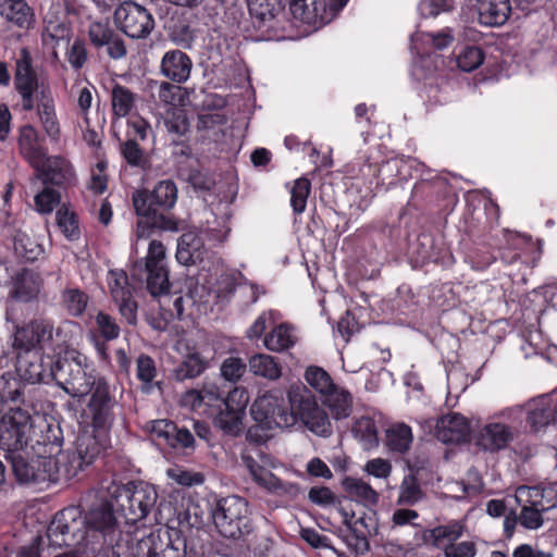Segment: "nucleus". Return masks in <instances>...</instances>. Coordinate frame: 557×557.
Listing matches in <instances>:
<instances>
[{"label": "nucleus", "instance_id": "obj_2", "mask_svg": "<svg viewBox=\"0 0 557 557\" xmlns=\"http://www.w3.org/2000/svg\"><path fill=\"white\" fill-rule=\"evenodd\" d=\"M100 493L103 498L112 500L115 511L127 523H136L145 519L158 498L157 491L150 484L144 482L124 484L112 479L101 481Z\"/></svg>", "mask_w": 557, "mask_h": 557}, {"label": "nucleus", "instance_id": "obj_6", "mask_svg": "<svg viewBox=\"0 0 557 557\" xmlns=\"http://www.w3.org/2000/svg\"><path fill=\"white\" fill-rule=\"evenodd\" d=\"M49 367L58 386L71 397L83 398L94 392L97 381L85 372L77 357L59 359Z\"/></svg>", "mask_w": 557, "mask_h": 557}, {"label": "nucleus", "instance_id": "obj_25", "mask_svg": "<svg viewBox=\"0 0 557 557\" xmlns=\"http://www.w3.org/2000/svg\"><path fill=\"white\" fill-rule=\"evenodd\" d=\"M513 440L512 429L503 422H488L475 435V444L485 451L504 449Z\"/></svg>", "mask_w": 557, "mask_h": 557}, {"label": "nucleus", "instance_id": "obj_16", "mask_svg": "<svg viewBox=\"0 0 557 557\" xmlns=\"http://www.w3.org/2000/svg\"><path fill=\"white\" fill-rule=\"evenodd\" d=\"M63 444V432L59 424L49 423L46 420L32 423V430L28 437V445L33 453L41 458L48 455L59 453Z\"/></svg>", "mask_w": 557, "mask_h": 557}, {"label": "nucleus", "instance_id": "obj_15", "mask_svg": "<svg viewBox=\"0 0 557 557\" xmlns=\"http://www.w3.org/2000/svg\"><path fill=\"white\" fill-rule=\"evenodd\" d=\"M12 471L16 480L22 484L46 483L47 469L45 458L38 454L26 450H17L10 454Z\"/></svg>", "mask_w": 557, "mask_h": 557}, {"label": "nucleus", "instance_id": "obj_40", "mask_svg": "<svg viewBox=\"0 0 557 557\" xmlns=\"http://www.w3.org/2000/svg\"><path fill=\"white\" fill-rule=\"evenodd\" d=\"M26 384L9 373L0 376V405L23 404Z\"/></svg>", "mask_w": 557, "mask_h": 557}, {"label": "nucleus", "instance_id": "obj_34", "mask_svg": "<svg viewBox=\"0 0 557 557\" xmlns=\"http://www.w3.org/2000/svg\"><path fill=\"white\" fill-rule=\"evenodd\" d=\"M0 14L20 28H28L33 21L32 10L24 0H0Z\"/></svg>", "mask_w": 557, "mask_h": 557}, {"label": "nucleus", "instance_id": "obj_63", "mask_svg": "<svg viewBox=\"0 0 557 557\" xmlns=\"http://www.w3.org/2000/svg\"><path fill=\"white\" fill-rule=\"evenodd\" d=\"M249 404V395L245 387H234L224 397L223 407L234 409L242 413H245V409Z\"/></svg>", "mask_w": 557, "mask_h": 557}, {"label": "nucleus", "instance_id": "obj_1", "mask_svg": "<svg viewBox=\"0 0 557 557\" xmlns=\"http://www.w3.org/2000/svg\"><path fill=\"white\" fill-rule=\"evenodd\" d=\"M177 187L172 180L158 182L153 189L133 193L132 201L138 215L136 236L147 238L153 228L177 232L178 221L171 210L177 201Z\"/></svg>", "mask_w": 557, "mask_h": 557}, {"label": "nucleus", "instance_id": "obj_43", "mask_svg": "<svg viewBox=\"0 0 557 557\" xmlns=\"http://www.w3.org/2000/svg\"><path fill=\"white\" fill-rule=\"evenodd\" d=\"M57 225L61 233L71 242L81 237V228L76 213L65 205L61 206L55 213Z\"/></svg>", "mask_w": 557, "mask_h": 557}, {"label": "nucleus", "instance_id": "obj_45", "mask_svg": "<svg viewBox=\"0 0 557 557\" xmlns=\"http://www.w3.org/2000/svg\"><path fill=\"white\" fill-rule=\"evenodd\" d=\"M250 370L259 376L277 380L282 375V367L269 355H256L249 361Z\"/></svg>", "mask_w": 557, "mask_h": 557}, {"label": "nucleus", "instance_id": "obj_30", "mask_svg": "<svg viewBox=\"0 0 557 557\" xmlns=\"http://www.w3.org/2000/svg\"><path fill=\"white\" fill-rule=\"evenodd\" d=\"M207 255L203 240L194 232L184 233L177 242L176 260L183 265L203 261Z\"/></svg>", "mask_w": 557, "mask_h": 557}, {"label": "nucleus", "instance_id": "obj_60", "mask_svg": "<svg viewBox=\"0 0 557 557\" xmlns=\"http://www.w3.org/2000/svg\"><path fill=\"white\" fill-rule=\"evenodd\" d=\"M515 498L520 506H545L543 503L544 491L539 486H519L516 491Z\"/></svg>", "mask_w": 557, "mask_h": 557}, {"label": "nucleus", "instance_id": "obj_48", "mask_svg": "<svg viewBox=\"0 0 557 557\" xmlns=\"http://www.w3.org/2000/svg\"><path fill=\"white\" fill-rule=\"evenodd\" d=\"M352 432L361 442L363 449L370 450L377 446L379 437L375 422L368 417L358 419L354 425Z\"/></svg>", "mask_w": 557, "mask_h": 557}, {"label": "nucleus", "instance_id": "obj_54", "mask_svg": "<svg viewBox=\"0 0 557 557\" xmlns=\"http://www.w3.org/2000/svg\"><path fill=\"white\" fill-rule=\"evenodd\" d=\"M120 151L127 164L145 169L149 161L139 144L134 139H126L120 144Z\"/></svg>", "mask_w": 557, "mask_h": 557}, {"label": "nucleus", "instance_id": "obj_52", "mask_svg": "<svg viewBox=\"0 0 557 557\" xmlns=\"http://www.w3.org/2000/svg\"><path fill=\"white\" fill-rule=\"evenodd\" d=\"M82 335L81 326L72 321H66L60 324L55 331V346L58 348H72L78 345L77 337Z\"/></svg>", "mask_w": 557, "mask_h": 557}, {"label": "nucleus", "instance_id": "obj_29", "mask_svg": "<svg viewBox=\"0 0 557 557\" xmlns=\"http://www.w3.org/2000/svg\"><path fill=\"white\" fill-rule=\"evenodd\" d=\"M191 67V59L185 52L175 49L164 53L160 64V72L168 79L182 84L189 78Z\"/></svg>", "mask_w": 557, "mask_h": 557}, {"label": "nucleus", "instance_id": "obj_53", "mask_svg": "<svg viewBox=\"0 0 557 557\" xmlns=\"http://www.w3.org/2000/svg\"><path fill=\"white\" fill-rule=\"evenodd\" d=\"M306 381L317 392L325 395L335 386L330 374L322 368L310 366L305 373Z\"/></svg>", "mask_w": 557, "mask_h": 557}, {"label": "nucleus", "instance_id": "obj_44", "mask_svg": "<svg viewBox=\"0 0 557 557\" xmlns=\"http://www.w3.org/2000/svg\"><path fill=\"white\" fill-rule=\"evenodd\" d=\"M15 253L27 261L37 260L42 253V246L27 233L17 231L14 235Z\"/></svg>", "mask_w": 557, "mask_h": 557}, {"label": "nucleus", "instance_id": "obj_31", "mask_svg": "<svg viewBox=\"0 0 557 557\" xmlns=\"http://www.w3.org/2000/svg\"><path fill=\"white\" fill-rule=\"evenodd\" d=\"M479 21L485 26L504 25L511 12L509 0H478Z\"/></svg>", "mask_w": 557, "mask_h": 557}, {"label": "nucleus", "instance_id": "obj_20", "mask_svg": "<svg viewBox=\"0 0 557 557\" xmlns=\"http://www.w3.org/2000/svg\"><path fill=\"white\" fill-rule=\"evenodd\" d=\"M108 445L107 434L97 432H83L75 442V449L72 450L82 471L91 466L104 451Z\"/></svg>", "mask_w": 557, "mask_h": 557}, {"label": "nucleus", "instance_id": "obj_9", "mask_svg": "<svg viewBox=\"0 0 557 557\" xmlns=\"http://www.w3.org/2000/svg\"><path fill=\"white\" fill-rule=\"evenodd\" d=\"M30 430V414L20 407L11 408L0 419V448L10 454L23 450L28 446Z\"/></svg>", "mask_w": 557, "mask_h": 557}, {"label": "nucleus", "instance_id": "obj_4", "mask_svg": "<svg viewBox=\"0 0 557 557\" xmlns=\"http://www.w3.org/2000/svg\"><path fill=\"white\" fill-rule=\"evenodd\" d=\"M287 396L295 424L299 421L310 432L321 437L332 435V423L326 411L305 385H293Z\"/></svg>", "mask_w": 557, "mask_h": 557}, {"label": "nucleus", "instance_id": "obj_14", "mask_svg": "<svg viewBox=\"0 0 557 557\" xmlns=\"http://www.w3.org/2000/svg\"><path fill=\"white\" fill-rule=\"evenodd\" d=\"M115 406L116 400L110 394L109 384L106 380L99 379L88 403L94 432L108 433L114 421Z\"/></svg>", "mask_w": 557, "mask_h": 557}, {"label": "nucleus", "instance_id": "obj_10", "mask_svg": "<svg viewBox=\"0 0 557 557\" xmlns=\"http://www.w3.org/2000/svg\"><path fill=\"white\" fill-rule=\"evenodd\" d=\"M283 399L272 392L259 396L250 408V413L259 426L264 430L287 429L295 425L292 409L283 407Z\"/></svg>", "mask_w": 557, "mask_h": 557}, {"label": "nucleus", "instance_id": "obj_41", "mask_svg": "<svg viewBox=\"0 0 557 557\" xmlns=\"http://www.w3.org/2000/svg\"><path fill=\"white\" fill-rule=\"evenodd\" d=\"M412 432L409 425L397 423L386 430V446L389 450L404 454L412 443Z\"/></svg>", "mask_w": 557, "mask_h": 557}, {"label": "nucleus", "instance_id": "obj_50", "mask_svg": "<svg viewBox=\"0 0 557 557\" xmlns=\"http://www.w3.org/2000/svg\"><path fill=\"white\" fill-rule=\"evenodd\" d=\"M62 302L71 315L79 317L87 307L88 296L78 288H66L62 293Z\"/></svg>", "mask_w": 557, "mask_h": 557}, {"label": "nucleus", "instance_id": "obj_32", "mask_svg": "<svg viewBox=\"0 0 557 557\" xmlns=\"http://www.w3.org/2000/svg\"><path fill=\"white\" fill-rule=\"evenodd\" d=\"M285 0H247L248 10L258 29L271 27L275 16L284 9Z\"/></svg>", "mask_w": 557, "mask_h": 557}, {"label": "nucleus", "instance_id": "obj_11", "mask_svg": "<svg viewBox=\"0 0 557 557\" xmlns=\"http://www.w3.org/2000/svg\"><path fill=\"white\" fill-rule=\"evenodd\" d=\"M141 557H186V540L176 529L159 528L143 535Z\"/></svg>", "mask_w": 557, "mask_h": 557}, {"label": "nucleus", "instance_id": "obj_7", "mask_svg": "<svg viewBox=\"0 0 557 557\" xmlns=\"http://www.w3.org/2000/svg\"><path fill=\"white\" fill-rule=\"evenodd\" d=\"M14 85L24 111H33L34 98L51 90L49 84L40 79L34 69L27 48H22L15 59Z\"/></svg>", "mask_w": 557, "mask_h": 557}, {"label": "nucleus", "instance_id": "obj_17", "mask_svg": "<svg viewBox=\"0 0 557 557\" xmlns=\"http://www.w3.org/2000/svg\"><path fill=\"white\" fill-rule=\"evenodd\" d=\"M12 348H44L53 341V326L45 319H34L15 326Z\"/></svg>", "mask_w": 557, "mask_h": 557}, {"label": "nucleus", "instance_id": "obj_5", "mask_svg": "<svg viewBox=\"0 0 557 557\" xmlns=\"http://www.w3.org/2000/svg\"><path fill=\"white\" fill-rule=\"evenodd\" d=\"M86 521L76 507L65 508L59 511L47 530V537L51 545L83 546L88 547V531H85Z\"/></svg>", "mask_w": 557, "mask_h": 557}, {"label": "nucleus", "instance_id": "obj_57", "mask_svg": "<svg viewBox=\"0 0 557 557\" xmlns=\"http://www.w3.org/2000/svg\"><path fill=\"white\" fill-rule=\"evenodd\" d=\"M109 287L113 300H124L125 297L132 295L127 275L122 270H111L109 272Z\"/></svg>", "mask_w": 557, "mask_h": 557}, {"label": "nucleus", "instance_id": "obj_55", "mask_svg": "<svg viewBox=\"0 0 557 557\" xmlns=\"http://www.w3.org/2000/svg\"><path fill=\"white\" fill-rule=\"evenodd\" d=\"M423 496L422 490L416 476L406 475L399 487L397 503L400 505H414Z\"/></svg>", "mask_w": 557, "mask_h": 557}, {"label": "nucleus", "instance_id": "obj_21", "mask_svg": "<svg viewBox=\"0 0 557 557\" xmlns=\"http://www.w3.org/2000/svg\"><path fill=\"white\" fill-rule=\"evenodd\" d=\"M143 535L136 533H122L116 529V533L108 537L107 543L101 541L98 548L103 557H141Z\"/></svg>", "mask_w": 557, "mask_h": 557}, {"label": "nucleus", "instance_id": "obj_38", "mask_svg": "<svg viewBox=\"0 0 557 557\" xmlns=\"http://www.w3.org/2000/svg\"><path fill=\"white\" fill-rule=\"evenodd\" d=\"M342 485L351 500L363 505H374L379 500V494L361 479L347 476L343 480Z\"/></svg>", "mask_w": 557, "mask_h": 557}, {"label": "nucleus", "instance_id": "obj_59", "mask_svg": "<svg viewBox=\"0 0 557 557\" xmlns=\"http://www.w3.org/2000/svg\"><path fill=\"white\" fill-rule=\"evenodd\" d=\"M311 183L307 178H298L292 189V207L296 213H301L306 209L307 199L310 194Z\"/></svg>", "mask_w": 557, "mask_h": 557}, {"label": "nucleus", "instance_id": "obj_3", "mask_svg": "<svg viewBox=\"0 0 557 557\" xmlns=\"http://www.w3.org/2000/svg\"><path fill=\"white\" fill-rule=\"evenodd\" d=\"M218 532L225 539L247 541L248 547L260 553L258 535H253L248 503L239 496L228 495L215 502L211 510Z\"/></svg>", "mask_w": 557, "mask_h": 557}, {"label": "nucleus", "instance_id": "obj_23", "mask_svg": "<svg viewBox=\"0 0 557 557\" xmlns=\"http://www.w3.org/2000/svg\"><path fill=\"white\" fill-rule=\"evenodd\" d=\"M44 462L47 469L48 482L70 481L82 472L72 450L60 449L54 455H48Z\"/></svg>", "mask_w": 557, "mask_h": 557}, {"label": "nucleus", "instance_id": "obj_64", "mask_svg": "<svg viewBox=\"0 0 557 557\" xmlns=\"http://www.w3.org/2000/svg\"><path fill=\"white\" fill-rule=\"evenodd\" d=\"M246 372V363L239 358H228L221 366L222 376L231 382L236 383Z\"/></svg>", "mask_w": 557, "mask_h": 557}, {"label": "nucleus", "instance_id": "obj_42", "mask_svg": "<svg viewBox=\"0 0 557 557\" xmlns=\"http://www.w3.org/2000/svg\"><path fill=\"white\" fill-rule=\"evenodd\" d=\"M111 101L113 114L123 117L135 107L136 95L127 87L115 84L112 88Z\"/></svg>", "mask_w": 557, "mask_h": 557}, {"label": "nucleus", "instance_id": "obj_61", "mask_svg": "<svg viewBox=\"0 0 557 557\" xmlns=\"http://www.w3.org/2000/svg\"><path fill=\"white\" fill-rule=\"evenodd\" d=\"M548 508L549 506H521L519 522L527 529L536 530L543 525L544 519L542 517V513L546 511Z\"/></svg>", "mask_w": 557, "mask_h": 557}, {"label": "nucleus", "instance_id": "obj_37", "mask_svg": "<svg viewBox=\"0 0 557 557\" xmlns=\"http://www.w3.org/2000/svg\"><path fill=\"white\" fill-rule=\"evenodd\" d=\"M324 396V404L331 410L334 419L341 420L349 417L352 409V397L348 391L335 385Z\"/></svg>", "mask_w": 557, "mask_h": 557}, {"label": "nucleus", "instance_id": "obj_39", "mask_svg": "<svg viewBox=\"0 0 557 557\" xmlns=\"http://www.w3.org/2000/svg\"><path fill=\"white\" fill-rule=\"evenodd\" d=\"M209 366L208 359L198 351L188 352L175 368L174 376L177 381H185L199 376Z\"/></svg>", "mask_w": 557, "mask_h": 557}, {"label": "nucleus", "instance_id": "obj_36", "mask_svg": "<svg viewBox=\"0 0 557 557\" xmlns=\"http://www.w3.org/2000/svg\"><path fill=\"white\" fill-rule=\"evenodd\" d=\"M555 420V410L548 396H541L529 403L528 423L534 431Z\"/></svg>", "mask_w": 557, "mask_h": 557}, {"label": "nucleus", "instance_id": "obj_56", "mask_svg": "<svg viewBox=\"0 0 557 557\" xmlns=\"http://www.w3.org/2000/svg\"><path fill=\"white\" fill-rule=\"evenodd\" d=\"M268 478L270 481H268L264 490L274 495L286 497L288 499H296L301 493V488L298 483L283 481L274 474Z\"/></svg>", "mask_w": 557, "mask_h": 557}, {"label": "nucleus", "instance_id": "obj_26", "mask_svg": "<svg viewBox=\"0 0 557 557\" xmlns=\"http://www.w3.org/2000/svg\"><path fill=\"white\" fill-rule=\"evenodd\" d=\"M34 170L36 175L33 180H39L45 185L63 186L70 184L74 178L71 164L61 157L47 156L46 160L41 161V166Z\"/></svg>", "mask_w": 557, "mask_h": 557}, {"label": "nucleus", "instance_id": "obj_18", "mask_svg": "<svg viewBox=\"0 0 557 557\" xmlns=\"http://www.w3.org/2000/svg\"><path fill=\"white\" fill-rule=\"evenodd\" d=\"M152 441L159 445H169L174 449L193 448L195 438L186 428H177L172 421L162 419L150 421L146 425Z\"/></svg>", "mask_w": 557, "mask_h": 557}, {"label": "nucleus", "instance_id": "obj_19", "mask_svg": "<svg viewBox=\"0 0 557 557\" xmlns=\"http://www.w3.org/2000/svg\"><path fill=\"white\" fill-rule=\"evenodd\" d=\"M289 10L294 18L306 24L330 22L339 10H333L329 0H290Z\"/></svg>", "mask_w": 557, "mask_h": 557}, {"label": "nucleus", "instance_id": "obj_58", "mask_svg": "<svg viewBox=\"0 0 557 557\" xmlns=\"http://www.w3.org/2000/svg\"><path fill=\"white\" fill-rule=\"evenodd\" d=\"M484 60V54L479 47H466L457 57V65L463 72L478 69Z\"/></svg>", "mask_w": 557, "mask_h": 557}, {"label": "nucleus", "instance_id": "obj_8", "mask_svg": "<svg viewBox=\"0 0 557 557\" xmlns=\"http://www.w3.org/2000/svg\"><path fill=\"white\" fill-rule=\"evenodd\" d=\"M116 27L132 39H146L156 27L152 13L135 1H124L114 10Z\"/></svg>", "mask_w": 557, "mask_h": 557}, {"label": "nucleus", "instance_id": "obj_28", "mask_svg": "<svg viewBox=\"0 0 557 557\" xmlns=\"http://www.w3.org/2000/svg\"><path fill=\"white\" fill-rule=\"evenodd\" d=\"M41 287L42 278L37 272L22 269L13 277L9 296L11 299L28 302L38 297Z\"/></svg>", "mask_w": 557, "mask_h": 557}, {"label": "nucleus", "instance_id": "obj_33", "mask_svg": "<svg viewBox=\"0 0 557 557\" xmlns=\"http://www.w3.org/2000/svg\"><path fill=\"white\" fill-rule=\"evenodd\" d=\"M463 525L459 522H453L445 525H438L434 529H428L422 532V541L425 545L433 547H443L455 543L462 536Z\"/></svg>", "mask_w": 557, "mask_h": 557}, {"label": "nucleus", "instance_id": "obj_35", "mask_svg": "<svg viewBox=\"0 0 557 557\" xmlns=\"http://www.w3.org/2000/svg\"><path fill=\"white\" fill-rule=\"evenodd\" d=\"M300 336L296 326L283 322L274 326L263 339L265 348H292L299 343Z\"/></svg>", "mask_w": 557, "mask_h": 557}, {"label": "nucleus", "instance_id": "obj_24", "mask_svg": "<svg viewBox=\"0 0 557 557\" xmlns=\"http://www.w3.org/2000/svg\"><path fill=\"white\" fill-rule=\"evenodd\" d=\"M17 148L20 154L33 169H39L41 161L46 160L48 156V150L44 147L38 131L30 124H26L20 128Z\"/></svg>", "mask_w": 557, "mask_h": 557}, {"label": "nucleus", "instance_id": "obj_51", "mask_svg": "<svg viewBox=\"0 0 557 557\" xmlns=\"http://www.w3.org/2000/svg\"><path fill=\"white\" fill-rule=\"evenodd\" d=\"M164 126L170 135L181 139L187 135L190 128L186 112L183 109H176L166 115Z\"/></svg>", "mask_w": 557, "mask_h": 557}, {"label": "nucleus", "instance_id": "obj_22", "mask_svg": "<svg viewBox=\"0 0 557 557\" xmlns=\"http://www.w3.org/2000/svg\"><path fill=\"white\" fill-rule=\"evenodd\" d=\"M33 110H36L38 122L50 141L58 143L62 132L52 90L35 97Z\"/></svg>", "mask_w": 557, "mask_h": 557}, {"label": "nucleus", "instance_id": "obj_13", "mask_svg": "<svg viewBox=\"0 0 557 557\" xmlns=\"http://www.w3.org/2000/svg\"><path fill=\"white\" fill-rule=\"evenodd\" d=\"M423 430L433 433L444 444L466 443L471 434L468 419L460 413L451 412L433 420L429 419L422 423Z\"/></svg>", "mask_w": 557, "mask_h": 557}, {"label": "nucleus", "instance_id": "obj_12", "mask_svg": "<svg viewBox=\"0 0 557 557\" xmlns=\"http://www.w3.org/2000/svg\"><path fill=\"white\" fill-rule=\"evenodd\" d=\"M115 506L112 500L100 502L92 507L83 519L86 521L85 531H88L89 544L92 550H96L97 544L101 541L107 543L108 537L116 533V519L114 517Z\"/></svg>", "mask_w": 557, "mask_h": 557}, {"label": "nucleus", "instance_id": "obj_62", "mask_svg": "<svg viewBox=\"0 0 557 557\" xmlns=\"http://www.w3.org/2000/svg\"><path fill=\"white\" fill-rule=\"evenodd\" d=\"M34 200L37 211L42 214H48L60 203L61 196L59 191L46 187L35 196Z\"/></svg>", "mask_w": 557, "mask_h": 557}, {"label": "nucleus", "instance_id": "obj_27", "mask_svg": "<svg viewBox=\"0 0 557 557\" xmlns=\"http://www.w3.org/2000/svg\"><path fill=\"white\" fill-rule=\"evenodd\" d=\"M15 371L25 383L35 384L45 377L44 357L40 350H13Z\"/></svg>", "mask_w": 557, "mask_h": 557}, {"label": "nucleus", "instance_id": "obj_47", "mask_svg": "<svg viewBox=\"0 0 557 557\" xmlns=\"http://www.w3.org/2000/svg\"><path fill=\"white\" fill-rule=\"evenodd\" d=\"M147 272V289L157 297L169 293V272L165 265L145 268Z\"/></svg>", "mask_w": 557, "mask_h": 557}, {"label": "nucleus", "instance_id": "obj_49", "mask_svg": "<svg viewBox=\"0 0 557 557\" xmlns=\"http://www.w3.org/2000/svg\"><path fill=\"white\" fill-rule=\"evenodd\" d=\"M71 37V28L62 22L46 21L42 32V42L46 46H51L53 49L61 42H69Z\"/></svg>", "mask_w": 557, "mask_h": 557}, {"label": "nucleus", "instance_id": "obj_46", "mask_svg": "<svg viewBox=\"0 0 557 557\" xmlns=\"http://www.w3.org/2000/svg\"><path fill=\"white\" fill-rule=\"evenodd\" d=\"M245 413L234 409L220 408V412L214 418V424L221 429L225 434L236 436L242 432L243 418Z\"/></svg>", "mask_w": 557, "mask_h": 557}]
</instances>
